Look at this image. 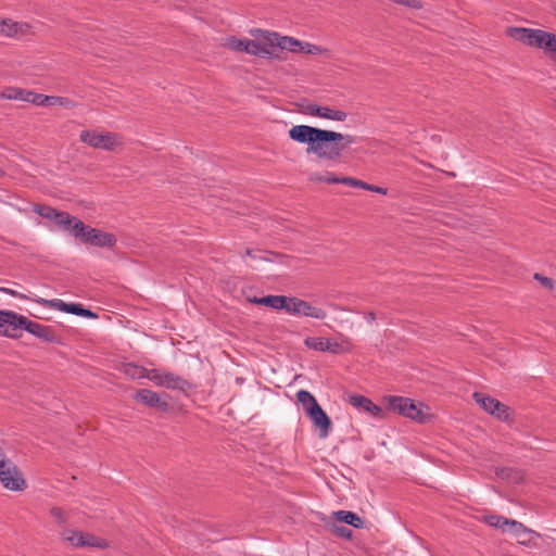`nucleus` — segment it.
I'll return each mask as SVG.
<instances>
[{"label":"nucleus","mask_w":556,"mask_h":556,"mask_svg":"<svg viewBox=\"0 0 556 556\" xmlns=\"http://www.w3.org/2000/svg\"><path fill=\"white\" fill-rule=\"evenodd\" d=\"M293 141L307 144V153H313L325 161H337L343 152L356 142L354 136L326 130L308 125H294L289 129Z\"/></svg>","instance_id":"obj_1"},{"label":"nucleus","mask_w":556,"mask_h":556,"mask_svg":"<svg viewBox=\"0 0 556 556\" xmlns=\"http://www.w3.org/2000/svg\"><path fill=\"white\" fill-rule=\"evenodd\" d=\"M509 35L527 46L542 49L545 54L556 61V34L542 29L515 27L509 29Z\"/></svg>","instance_id":"obj_2"},{"label":"nucleus","mask_w":556,"mask_h":556,"mask_svg":"<svg viewBox=\"0 0 556 556\" xmlns=\"http://www.w3.org/2000/svg\"><path fill=\"white\" fill-rule=\"evenodd\" d=\"M72 235L81 242L100 248H111L116 239L113 235L102 230L87 227L81 220H76L72 228Z\"/></svg>","instance_id":"obj_3"},{"label":"nucleus","mask_w":556,"mask_h":556,"mask_svg":"<svg viewBox=\"0 0 556 556\" xmlns=\"http://www.w3.org/2000/svg\"><path fill=\"white\" fill-rule=\"evenodd\" d=\"M388 408L412 420L424 422L429 416L428 408L403 396L388 397Z\"/></svg>","instance_id":"obj_4"},{"label":"nucleus","mask_w":556,"mask_h":556,"mask_svg":"<svg viewBox=\"0 0 556 556\" xmlns=\"http://www.w3.org/2000/svg\"><path fill=\"white\" fill-rule=\"evenodd\" d=\"M28 318L13 311L0 309V336L20 339L26 328Z\"/></svg>","instance_id":"obj_5"},{"label":"nucleus","mask_w":556,"mask_h":556,"mask_svg":"<svg viewBox=\"0 0 556 556\" xmlns=\"http://www.w3.org/2000/svg\"><path fill=\"white\" fill-rule=\"evenodd\" d=\"M285 312L296 317H311L323 320L327 317L324 308L313 305L312 303L299 299L296 296H287Z\"/></svg>","instance_id":"obj_6"},{"label":"nucleus","mask_w":556,"mask_h":556,"mask_svg":"<svg viewBox=\"0 0 556 556\" xmlns=\"http://www.w3.org/2000/svg\"><path fill=\"white\" fill-rule=\"evenodd\" d=\"M80 141L94 149L112 151L122 144V138L114 132H97L83 130L79 135Z\"/></svg>","instance_id":"obj_7"},{"label":"nucleus","mask_w":556,"mask_h":556,"mask_svg":"<svg viewBox=\"0 0 556 556\" xmlns=\"http://www.w3.org/2000/svg\"><path fill=\"white\" fill-rule=\"evenodd\" d=\"M250 34L254 37L260 36L269 47H277L281 50H287L289 52H300L301 40L291 37V36H281L276 31L263 30V29H252Z\"/></svg>","instance_id":"obj_8"},{"label":"nucleus","mask_w":556,"mask_h":556,"mask_svg":"<svg viewBox=\"0 0 556 556\" xmlns=\"http://www.w3.org/2000/svg\"><path fill=\"white\" fill-rule=\"evenodd\" d=\"M226 45L229 49L237 52H245L261 58H269L271 55L269 46L266 42L263 45L251 39L237 38L232 36L227 39Z\"/></svg>","instance_id":"obj_9"},{"label":"nucleus","mask_w":556,"mask_h":556,"mask_svg":"<svg viewBox=\"0 0 556 556\" xmlns=\"http://www.w3.org/2000/svg\"><path fill=\"white\" fill-rule=\"evenodd\" d=\"M0 483L7 490L20 492L26 489V481L17 466L9 460L0 468Z\"/></svg>","instance_id":"obj_10"},{"label":"nucleus","mask_w":556,"mask_h":556,"mask_svg":"<svg viewBox=\"0 0 556 556\" xmlns=\"http://www.w3.org/2000/svg\"><path fill=\"white\" fill-rule=\"evenodd\" d=\"M473 399L490 415L500 420H508L509 408L505 404L481 392H475Z\"/></svg>","instance_id":"obj_11"},{"label":"nucleus","mask_w":556,"mask_h":556,"mask_svg":"<svg viewBox=\"0 0 556 556\" xmlns=\"http://www.w3.org/2000/svg\"><path fill=\"white\" fill-rule=\"evenodd\" d=\"M35 302L45 307L54 308V309L74 314L77 316H84V317H94L96 316L91 311L84 308L80 304L66 303L59 299L47 300V299L37 296V299H35Z\"/></svg>","instance_id":"obj_12"},{"label":"nucleus","mask_w":556,"mask_h":556,"mask_svg":"<svg viewBox=\"0 0 556 556\" xmlns=\"http://www.w3.org/2000/svg\"><path fill=\"white\" fill-rule=\"evenodd\" d=\"M305 113L311 116H316L337 122H344L348 118V113L342 110H336L329 106H321L315 103H308L305 106Z\"/></svg>","instance_id":"obj_13"},{"label":"nucleus","mask_w":556,"mask_h":556,"mask_svg":"<svg viewBox=\"0 0 556 556\" xmlns=\"http://www.w3.org/2000/svg\"><path fill=\"white\" fill-rule=\"evenodd\" d=\"M308 417L314 424L315 428L318 429L320 438L325 439L329 435L332 424L329 416L325 413L320 405H317L312 410H308Z\"/></svg>","instance_id":"obj_14"},{"label":"nucleus","mask_w":556,"mask_h":556,"mask_svg":"<svg viewBox=\"0 0 556 556\" xmlns=\"http://www.w3.org/2000/svg\"><path fill=\"white\" fill-rule=\"evenodd\" d=\"M25 331L45 342L55 343L60 341L58 334L51 327L35 323L30 319L27 320Z\"/></svg>","instance_id":"obj_15"},{"label":"nucleus","mask_w":556,"mask_h":556,"mask_svg":"<svg viewBox=\"0 0 556 556\" xmlns=\"http://www.w3.org/2000/svg\"><path fill=\"white\" fill-rule=\"evenodd\" d=\"M511 533L520 544H527L532 540V536H539L534 531L525 527L521 522L508 519L506 531Z\"/></svg>","instance_id":"obj_16"},{"label":"nucleus","mask_w":556,"mask_h":556,"mask_svg":"<svg viewBox=\"0 0 556 556\" xmlns=\"http://www.w3.org/2000/svg\"><path fill=\"white\" fill-rule=\"evenodd\" d=\"M134 397L136 400L142 402L143 404H146L149 407H155V408H159L161 410H166L167 407H168L167 402L163 401L160 397V395L156 392L152 391V390L141 389V390L136 392Z\"/></svg>","instance_id":"obj_17"},{"label":"nucleus","mask_w":556,"mask_h":556,"mask_svg":"<svg viewBox=\"0 0 556 556\" xmlns=\"http://www.w3.org/2000/svg\"><path fill=\"white\" fill-rule=\"evenodd\" d=\"M350 403L357 408H361L370 415L382 418L383 412L382 408L376 405L371 400L363 396V395H353L350 397Z\"/></svg>","instance_id":"obj_18"},{"label":"nucleus","mask_w":556,"mask_h":556,"mask_svg":"<svg viewBox=\"0 0 556 556\" xmlns=\"http://www.w3.org/2000/svg\"><path fill=\"white\" fill-rule=\"evenodd\" d=\"M249 301L253 304L267 306L276 311H285L287 295H265L262 298L254 296L249 299Z\"/></svg>","instance_id":"obj_19"},{"label":"nucleus","mask_w":556,"mask_h":556,"mask_svg":"<svg viewBox=\"0 0 556 556\" xmlns=\"http://www.w3.org/2000/svg\"><path fill=\"white\" fill-rule=\"evenodd\" d=\"M163 387L186 392L190 388V383L184 378L165 370Z\"/></svg>","instance_id":"obj_20"},{"label":"nucleus","mask_w":556,"mask_h":556,"mask_svg":"<svg viewBox=\"0 0 556 556\" xmlns=\"http://www.w3.org/2000/svg\"><path fill=\"white\" fill-rule=\"evenodd\" d=\"M29 92L30 90H26L23 88L9 87L0 92V99L28 102Z\"/></svg>","instance_id":"obj_21"},{"label":"nucleus","mask_w":556,"mask_h":556,"mask_svg":"<svg viewBox=\"0 0 556 556\" xmlns=\"http://www.w3.org/2000/svg\"><path fill=\"white\" fill-rule=\"evenodd\" d=\"M343 181H344V185L350 186V187L361 188V189L380 193L383 195L387 194V189L378 187V186L369 185V184H367L363 180L356 179V178L349 177V179H345Z\"/></svg>","instance_id":"obj_22"},{"label":"nucleus","mask_w":556,"mask_h":556,"mask_svg":"<svg viewBox=\"0 0 556 556\" xmlns=\"http://www.w3.org/2000/svg\"><path fill=\"white\" fill-rule=\"evenodd\" d=\"M336 516L338 520L353 526L356 529L362 528L364 525L362 518L358 515L349 510H339L336 513Z\"/></svg>","instance_id":"obj_23"},{"label":"nucleus","mask_w":556,"mask_h":556,"mask_svg":"<svg viewBox=\"0 0 556 556\" xmlns=\"http://www.w3.org/2000/svg\"><path fill=\"white\" fill-rule=\"evenodd\" d=\"M296 399L299 403L303 406V409L306 414H308V410H312L314 407H316L318 402L316 401L315 396L306 390H300L296 393Z\"/></svg>","instance_id":"obj_24"},{"label":"nucleus","mask_w":556,"mask_h":556,"mask_svg":"<svg viewBox=\"0 0 556 556\" xmlns=\"http://www.w3.org/2000/svg\"><path fill=\"white\" fill-rule=\"evenodd\" d=\"M78 220L76 217L70 215L68 213L66 212H61L59 211L58 212V216H55L53 218V222L59 225L60 227H62L64 230H67L68 232L72 233V228H73V225L75 224V222Z\"/></svg>","instance_id":"obj_25"},{"label":"nucleus","mask_w":556,"mask_h":556,"mask_svg":"<svg viewBox=\"0 0 556 556\" xmlns=\"http://www.w3.org/2000/svg\"><path fill=\"white\" fill-rule=\"evenodd\" d=\"M305 345L312 350L326 352L329 348V339L320 337H308L304 341Z\"/></svg>","instance_id":"obj_26"},{"label":"nucleus","mask_w":556,"mask_h":556,"mask_svg":"<svg viewBox=\"0 0 556 556\" xmlns=\"http://www.w3.org/2000/svg\"><path fill=\"white\" fill-rule=\"evenodd\" d=\"M3 26L0 28V33L5 36H15L22 30V25L11 20H2Z\"/></svg>","instance_id":"obj_27"},{"label":"nucleus","mask_w":556,"mask_h":556,"mask_svg":"<svg viewBox=\"0 0 556 556\" xmlns=\"http://www.w3.org/2000/svg\"><path fill=\"white\" fill-rule=\"evenodd\" d=\"M484 520L490 527L501 529L504 532L506 531L508 518L498 515H489L484 517Z\"/></svg>","instance_id":"obj_28"},{"label":"nucleus","mask_w":556,"mask_h":556,"mask_svg":"<svg viewBox=\"0 0 556 556\" xmlns=\"http://www.w3.org/2000/svg\"><path fill=\"white\" fill-rule=\"evenodd\" d=\"M28 103H33L37 106H50L51 96H46L30 91Z\"/></svg>","instance_id":"obj_29"},{"label":"nucleus","mask_w":556,"mask_h":556,"mask_svg":"<svg viewBox=\"0 0 556 556\" xmlns=\"http://www.w3.org/2000/svg\"><path fill=\"white\" fill-rule=\"evenodd\" d=\"M125 372L132 379H140V378H147L148 369L137 366L134 364H128L125 367Z\"/></svg>","instance_id":"obj_30"},{"label":"nucleus","mask_w":556,"mask_h":556,"mask_svg":"<svg viewBox=\"0 0 556 556\" xmlns=\"http://www.w3.org/2000/svg\"><path fill=\"white\" fill-rule=\"evenodd\" d=\"M34 212H36L38 215H40L47 219L53 220V218L55 216H58L59 211L49 205L37 204L34 206Z\"/></svg>","instance_id":"obj_31"},{"label":"nucleus","mask_w":556,"mask_h":556,"mask_svg":"<svg viewBox=\"0 0 556 556\" xmlns=\"http://www.w3.org/2000/svg\"><path fill=\"white\" fill-rule=\"evenodd\" d=\"M165 370L163 369H148L147 379L152 381L157 387H163Z\"/></svg>","instance_id":"obj_32"},{"label":"nucleus","mask_w":556,"mask_h":556,"mask_svg":"<svg viewBox=\"0 0 556 556\" xmlns=\"http://www.w3.org/2000/svg\"><path fill=\"white\" fill-rule=\"evenodd\" d=\"M54 105H59L65 109H74L77 104L70 98L51 96L50 106Z\"/></svg>","instance_id":"obj_33"},{"label":"nucleus","mask_w":556,"mask_h":556,"mask_svg":"<svg viewBox=\"0 0 556 556\" xmlns=\"http://www.w3.org/2000/svg\"><path fill=\"white\" fill-rule=\"evenodd\" d=\"M327 50L320 46H316L309 42L301 41V48L300 52L306 53V54H321L326 52Z\"/></svg>","instance_id":"obj_34"},{"label":"nucleus","mask_w":556,"mask_h":556,"mask_svg":"<svg viewBox=\"0 0 556 556\" xmlns=\"http://www.w3.org/2000/svg\"><path fill=\"white\" fill-rule=\"evenodd\" d=\"M345 179H349V177L339 178V177L333 176L332 174H327L326 176H317V175L312 176V180L325 181L328 184H343L344 185L343 180H345Z\"/></svg>","instance_id":"obj_35"},{"label":"nucleus","mask_w":556,"mask_h":556,"mask_svg":"<svg viewBox=\"0 0 556 556\" xmlns=\"http://www.w3.org/2000/svg\"><path fill=\"white\" fill-rule=\"evenodd\" d=\"M84 546H91V547H105L106 543L102 539H98L93 535L86 534L84 535Z\"/></svg>","instance_id":"obj_36"},{"label":"nucleus","mask_w":556,"mask_h":556,"mask_svg":"<svg viewBox=\"0 0 556 556\" xmlns=\"http://www.w3.org/2000/svg\"><path fill=\"white\" fill-rule=\"evenodd\" d=\"M84 535L81 532L73 531L65 539L74 546H84Z\"/></svg>","instance_id":"obj_37"},{"label":"nucleus","mask_w":556,"mask_h":556,"mask_svg":"<svg viewBox=\"0 0 556 556\" xmlns=\"http://www.w3.org/2000/svg\"><path fill=\"white\" fill-rule=\"evenodd\" d=\"M0 292L2 293H5V294H9L13 298H18V299H23V300H31L35 302V299L36 298H31L27 294H24V293H21L14 289H11V288H5V287H0Z\"/></svg>","instance_id":"obj_38"},{"label":"nucleus","mask_w":556,"mask_h":556,"mask_svg":"<svg viewBox=\"0 0 556 556\" xmlns=\"http://www.w3.org/2000/svg\"><path fill=\"white\" fill-rule=\"evenodd\" d=\"M534 279H536L538 281L541 282L542 286H544L545 288H552L553 287V279L548 278V277H544L540 274H535L534 275Z\"/></svg>","instance_id":"obj_39"},{"label":"nucleus","mask_w":556,"mask_h":556,"mask_svg":"<svg viewBox=\"0 0 556 556\" xmlns=\"http://www.w3.org/2000/svg\"><path fill=\"white\" fill-rule=\"evenodd\" d=\"M329 348L327 352H331V353H334V354H338V353H341L343 351L341 344H339L338 342H332L331 340H329Z\"/></svg>","instance_id":"obj_40"},{"label":"nucleus","mask_w":556,"mask_h":556,"mask_svg":"<svg viewBox=\"0 0 556 556\" xmlns=\"http://www.w3.org/2000/svg\"><path fill=\"white\" fill-rule=\"evenodd\" d=\"M51 515L56 518L60 522H63L64 521V513L61 508L59 507H53L51 509Z\"/></svg>","instance_id":"obj_41"},{"label":"nucleus","mask_w":556,"mask_h":556,"mask_svg":"<svg viewBox=\"0 0 556 556\" xmlns=\"http://www.w3.org/2000/svg\"><path fill=\"white\" fill-rule=\"evenodd\" d=\"M245 255H247V256H250V257H251V258H253V260H256V258H257V260H266V261L268 260V258H266V257H264V256H261V255L258 254V251H254V250H251V249H247V250H245Z\"/></svg>","instance_id":"obj_42"},{"label":"nucleus","mask_w":556,"mask_h":556,"mask_svg":"<svg viewBox=\"0 0 556 556\" xmlns=\"http://www.w3.org/2000/svg\"><path fill=\"white\" fill-rule=\"evenodd\" d=\"M364 318L367 323H374L376 320V315L372 312L365 313Z\"/></svg>","instance_id":"obj_43"},{"label":"nucleus","mask_w":556,"mask_h":556,"mask_svg":"<svg viewBox=\"0 0 556 556\" xmlns=\"http://www.w3.org/2000/svg\"><path fill=\"white\" fill-rule=\"evenodd\" d=\"M341 535L343 536H351V530L346 529V528H341V531H340Z\"/></svg>","instance_id":"obj_44"},{"label":"nucleus","mask_w":556,"mask_h":556,"mask_svg":"<svg viewBox=\"0 0 556 556\" xmlns=\"http://www.w3.org/2000/svg\"><path fill=\"white\" fill-rule=\"evenodd\" d=\"M503 472H504V469H501V471H500V472H497V475H498V476H502V475H503Z\"/></svg>","instance_id":"obj_45"},{"label":"nucleus","mask_w":556,"mask_h":556,"mask_svg":"<svg viewBox=\"0 0 556 556\" xmlns=\"http://www.w3.org/2000/svg\"><path fill=\"white\" fill-rule=\"evenodd\" d=\"M4 22H2V20H0V28L3 26Z\"/></svg>","instance_id":"obj_46"},{"label":"nucleus","mask_w":556,"mask_h":556,"mask_svg":"<svg viewBox=\"0 0 556 556\" xmlns=\"http://www.w3.org/2000/svg\"><path fill=\"white\" fill-rule=\"evenodd\" d=\"M2 174H3V173H2V170L0 169V176H1Z\"/></svg>","instance_id":"obj_47"}]
</instances>
